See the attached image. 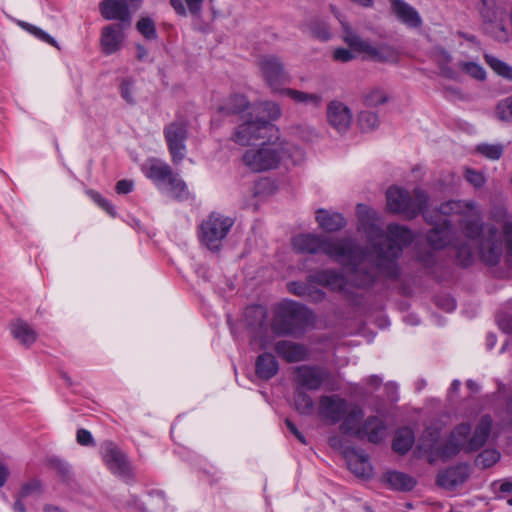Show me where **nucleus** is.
<instances>
[{
  "label": "nucleus",
  "instance_id": "nucleus-1",
  "mask_svg": "<svg viewBox=\"0 0 512 512\" xmlns=\"http://www.w3.org/2000/svg\"><path fill=\"white\" fill-rule=\"evenodd\" d=\"M372 252H364L351 238L334 240L316 234H299L292 239L295 251L306 254H324L333 261L353 267L352 281L359 288L371 286L375 274L364 269L365 261L371 258L377 272L387 278L396 279L400 274L398 259L403 248L414 240V235L406 226L389 224L387 231L371 227Z\"/></svg>",
  "mask_w": 512,
  "mask_h": 512
},
{
  "label": "nucleus",
  "instance_id": "nucleus-2",
  "mask_svg": "<svg viewBox=\"0 0 512 512\" xmlns=\"http://www.w3.org/2000/svg\"><path fill=\"white\" fill-rule=\"evenodd\" d=\"M440 212L445 215H458L459 226L467 241L458 243L454 237L451 222L447 219L450 229V242L456 249L459 263L466 267L472 262V246H476L481 260L490 266L499 263L502 254V242L498 236V229L494 225H484L482 213L478 204L473 200H450L440 205Z\"/></svg>",
  "mask_w": 512,
  "mask_h": 512
},
{
  "label": "nucleus",
  "instance_id": "nucleus-3",
  "mask_svg": "<svg viewBox=\"0 0 512 512\" xmlns=\"http://www.w3.org/2000/svg\"><path fill=\"white\" fill-rule=\"evenodd\" d=\"M387 208L390 212L402 214L406 219H413L422 213L425 220L434 227L427 233L426 240L434 250L446 247L450 242V229L447 225V216L440 212V207L429 212L425 210L429 197L421 189L414 190L413 197L408 191L399 187H390L386 191Z\"/></svg>",
  "mask_w": 512,
  "mask_h": 512
},
{
  "label": "nucleus",
  "instance_id": "nucleus-4",
  "mask_svg": "<svg viewBox=\"0 0 512 512\" xmlns=\"http://www.w3.org/2000/svg\"><path fill=\"white\" fill-rule=\"evenodd\" d=\"M259 147L248 149L243 155L244 164L254 172H263L277 168L280 164L290 160L293 164L301 162L304 158L302 149L280 138L279 133L273 138L266 137Z\"/></svg>",
  "mask_w": 512,
  "mask_h": 512
},
{
  "label": "nucleus",
  "instance_id": "nucleus-5",
  "mask_svg": "<svg viewBox=\"0 0 512 512\" xmlns=\"http://www.w3.org/2000/svg\"><path fill=\"white\" fill-rule=\"evenodd\" d=\"M492 425V417L488 414L481 416L474 430L468 422L456 425L450 432L446 443L439 447L437 456L442 460H448L460 452L470 454L480 450L490 437Z\"/></svg>",
  "mask_w": 512,
  "mask_h": 512
},
{
  "label": "nucleus",
  "instance_id": "nucleus-6",
  "mask_svg": "<svg viewBox=\"0 0 512 512\" xmlns=\"http://www.w3.org/2000/svg\"><path fill=\"white\" fill-rule=\"evenodd\" d=\"M313 313L306 306L283 300L273 310L271 329L278 336H302L312 324Z\"/></svg>",
  "mask_w": 512,
  "mask_h": 512
},
{
  "label": "nucleus",
  "instance_id": "nucleus-7",
  "mask_svg": "<svg viewBox=\"0 0 512 512\" xmlns=\"http://www.w3.org/2000/svg\"><path fill=\"white\" fill-rule=\"evenodd\" d=\"M142 171L159 189L165 185L171 197L180 201L189 198L190 193L185 181L174 173L166 162L151 159L142 167Z\"/></svg>",
  "mask_w": 512,
  "mask_h": 512
},
{
  "label": "nucleus",
  "instance_id": "nucleus-8",
  "mask_svg": "<svg viewBox=\"0 0 512 512\" xmlns=\"http://www.w3.org/2000/svg\"><path fill=\"white\" fill-rule=\"evenodd\" d=\"M234 224V219L212 212L200 226V239L211 251H219L223 239Z\"/></svg>",
  "mask_w": 512,
  "mask_h": 512
},
{
  "label": "nucleus",
  "instance_id": "nucleus-9",
  "mask_svg": "<svg viewBox=\"0 0 512 512\" xmlns=\"http://www.w3.org/2000/svg\"><path fill=\"white\" fill-rule=\"evenodd\" d=\"M233 133L232 139L241 146H248L252 141L273 138L278 134V129L270 121L262 119H253L252 112H248L246 118Z\"/></svg>",
  "mask_w": 512,
  "mask_h": 512
},
{
  "label": "nucleus",
  "instance_id": "nucleus-10",
  "mask_svg": "<svg viewBox=\"0 0 512 512\" xmlns=\"http://www.w3.org/2000/svg\"><path fill=\"white\" fill-rule=\"evenodd\" d=\"M343 40L354 51L365 54L368 58L375 61H391L396 58L395 52L387 45L380 47L372 46L369 42L360 38L353 32L351 27L342 22Z\"/></svg>",
  "mask_w": 512,
  "mask_h": 512
},
{
  "label": "nucleus",
  "instance_id": "nucleus-11",
  "mask_svg": "<svg viewBox=\"0 0 512 512\" xmlns=\"http://www.w3.org/2000/svg\"><path fill=\"white\" fill-rule=\"evenodd\" d=\"M163 135L171 155L172 162L179 164L186 155V140L188 138V123L183 119H176L165 125Z\"/></svg>",
  "mask_w": 512,
  "mask_h": 512
},
{
  "label": "nucleus",
  "instance_id": "nucleus-12",
  "mask_svg": "<svg viewBox=\"0 0 512 512\" xmlns=\"http://www.w3.org/2000/svg\"><path fill=\"white\" fill-rule=\"evenodd\" d=\"M293 375L295 386L310 391H317L328 382L331 372L319 365H300L294 368Z\"/></svg>",
  "mask_w": 512,
  "mask_h": 512
},
{
  "label": "nucleus",
  "instance_id": "nucleus-13",
  "mask_svg": "<svg viewBox=\"0 0 512 512\" xmlns=\"http://www.w3.org/2000/svg\"><path fill=\"white\" fill-rule=\"evenodd\" d=\"M258 67L266 85L273 92H281V86L289 82V75L280 59L274 55H266L259 59Z\"/></svg>",
  "mask_w": 512,
  "mask_h": 512
},
{
  "label": "nucleus",
  "instance_id": "nucleus-14",
  "mask_svg": "<svg viewBox=\"0 0 512 512\" xmlns=\"http://www.w3.org/2000/svg\"><path fill=\"white\" fill-rule=\"evenodd\" d=\"M101 455L108 469L126 481L133 479L131 466L126 455L111 441L101 445Z\"/></svg>",
  "mask_w": 512,
  "mask_h": 512
},
{
  "label": "nucleus",
  "instance_id": "nucleus-15",
  "mask_svg": "<svg viewBox=\"0 0 512 512\" xmlns=\"http://www.w3.org/2000/svg\"><path fill=\"white\" fill-rule=\"evenodd\" d=\"M349 404L337 394L322 395L318 402V415L329 424H337L344 417Z\"/></svg>",
  "mask_w": 512,
  "mask_h": 512
},
{
  "label": "nucleus",
  "instance_id": "nucleus-16",
  "mask_svg": "<svg viewBox=\"0 0 512 512\" xmlns=\"http://www.w3.org/2000/svg\"><path fill=\"white\" fill-rule=\"evenodd\" d=\"M99 11L105 20L119 21L118 24L127 26L131 23V12L126 0H102Z\"/></svg>",
  "mask_w": 512,
  "mask_h": 512
},
{
  "label": "nucleus",
  "instance_id": "nucleus-17",
  "mask_svg": "<svg viewBox=\"0 0 512 512\" xmlns=\"http://www.w3.org/2000/svg\"><path fill=\"white\" fill-rule=\"evenodd\" d=\"M127 25L110 24L102 28L100 44L104 54L111 55L117 52L125 39L124 29Z\"/></svg>",
  "mask_w": 512,
  "mask_h": 512
},
{
  "label": "nucleus",
  "instance_id": "nucleus-18",
  "mask_svg": "<svg viewBox=\"0 0 512 512\" xmlns=\"http://www.w3.org/2000/svg\"><path fill=\"white\" fill-rule=\"evenodd\" d=\"M307 281L338 292H344L347 285L344 275L333 269L317 270L307 277Z\"/></svg>",
  "mask_w": 512,
  "mask_h": 512
},
{
  "label": "nucleus",
  "instance_id": "nucleus-19",
  "mask_svg": "<svg viewBox=\"0 0 512 512\" xmlns=\"http://www.w3.org/2000/svg\"><path fill=\"white\" fill-rule=\"evenodd\" d=\"M251 106L247 97L243 94H232L225 98L218 107V113L223 116L239 115L241 119L246 118L247 113L251 112Z\"/></svg>",
  "mask_w": 512,
  "mask_h": 512
},
{
  "label": "nucleus",
  "instance_id": "nucleus-20",
  "mask_svg": "<svg viewBox=\"0 0 512 512\" xmlns=\"http://www.w3.org/2000/svg\"><path fill=\"white\" fill-rule=\"evenodd\" d=\"M327 118L331 126L339 132H345L352 121L350 109L339 101H332L328 105Z\"/></svg>",
  "mask_w": 512,
  "mask_h": 512
},
{
  "label": "nucleus",
  "instance_id": "nucleus-21",
  "mask_svg": "<svg viewBox=\"0 0 512 512\" xmlns=\"http://www.w3.org/2000/svg\"><path fill=\"white\" fill-rule=\"evenodd\" d=\"M386 435V425L384 421L377 416L368 417L362 424V428L357 431L358 439H367L373 444L380 443Z\"/></svg>",
  "mask_w": 512,
  "mask_h": 512
},
{
  "label": "nucleus",
  "instance_id": "nucleus-22",
  "mask_svg": "<svg viewBox=\"0 0 512 512\" xmlns=\"http://www.w3.org/2000/svg\"><path fill=\"white\" fill-rule=\"evenodd\" d=\"M274 350L279 357L288 363L303 361L306 359L308 353L303 344L289 340H280L276 342Z\"/></svg>",
  "mask_w": 512,
  "mask_h": 512
},
{
  "label": "nucleus",
  "instance_id": "nucleus-23",
  "mask_svg": "<svg viewBox=\"0 0 512 512\" xmlns=\"http://www.w3.org/2000/svg\"><path fill=\"white\" fill-rule=\"evenodd\" d=\"M393 13L407 27L418 28L422 19L418 11L403 0H390Z\"/></svg>",
  "mask_w": 512,
  "mask_h": 512
},
{
  "label": "nucleus",
  "instance_id": "nucleus-24",
  "mask_svg": "<svg viewBox=\"0 0 512 512\" xmlns=\"http://www.w3.org/2000/svg\"><path fill=\"white\" fill-rule=\"evenodd\" d=\"M364 417V411L355 404H349L347 412L341 419L340 431L346 435H352L357 438V431L362 428L360 425L361 420Z\"/></svg>",
  "mask_w": 512,
  "mask_h": 512
},
{
  "label": "nucleus",
  "instance_id": "nucleus-25",
  "mask_svg": "<svg viewBox=\"0 0 512 512\" xmlns=\"http://www.w3.org/2000/svg\"><path fill=\"white\" fill-rule=\"evenodd\" d=\"M468 477L469 473L467 467L454 466L437 475V484L446 489H453L464 483Z\"/></svg>",
  "mask_w": 512,
  "mask_h": 512
},
{
  "label": "nucleus",
  "instance_id": "nucleus-26",
  "mask_svg": "<svg viewBox=\"0 0 512 512\" xmlns=\"http://www.w3.org/2000/svg\"><path fill=\"white\" fill-rule=\"evenodd\" d=\"M13 338L22 346L30 347L37 340L38 334L34 328L22 320H17L10 325Z\"/></svg>",
  "mask_w": 512,
  "mask_h": 512
},
{
  "label": "nucleus",
  "instance_id": "nucleus-27",
  "mask_svg": "<svg viewBox=\"0 0 512 512\" xmlns=\"http://www.w3.org/2000/svg\"><path fill=\"white\" fill-rule=\"evenodd\" d=\"M279 370V364L271 353L260 354L255 362V373L262 380L273 378Z\"/></svg>",
  "mask_w": 512,
  "mask_h": 512
},
{
  "label": "nucleus",
  "instance_id": "nucleus-28",
  "mask_svg": "<svg viewBox=\"0 0 512 512\" xmlns=\"http://www.w3.org/2000/svg\"><path fill=\"white\" fill-rule=\"evenodd\" d=\"M316 221L320 228L327 232L339 231L346 225V220L340 213H331L324 209L316 212Z\"/></svg>",
  "mask_w": 512,
  "mask_h": 512
},
{
  "label": "nucleus",
  "instance_id": "nucleus-29",
  "mask_svg": "<svg viewBox=\"0 0 512 512\" xmlns=\"http://www.w3.org/2000/svg\"><path fill=\"white\" fill-rule=\"evenodd\" d=\"M415 442V435L412 429L408 427L400 428L396 431L392 443V449L398 454H406Z\"/></svg>",
  "mask_w": 512,
  "mask_h": 512
},
{
  "label": "nucleus",
  "instance_id": "nucleus-30",
  "mask_svg": "<svg viewBox=\"0 0 512 512\" xmlns=\"http://www.w3.org/2000/svg\"><path fill=\"white\" fill-rule=\"evenodd\" d=\"M480 15L484 27L489 23L501 20L502 18H506V10L504 7L496 4L494 1L482 0Z\"/></svg>",
  "mask_w": 512,
  "mask_h": 512
},
{
  "label": "nucleus",
  "instance_id": "nucleus-31",
  "mask_svg": "<svg viewBox=\"0 0 512 512\" xmlns=\"http://www.w3.org/2000/svg\"><path fill=\"white\" fill-rule=\"evenodd\" d=\"M293 402L295 410L301 415L309 416L314 412V401L306 389L295 386Z\"/></svg>",
  "mask_w": 512,
  "mask_h": 512
},
{
  "label": "nucleus",
  "instance_id": "nucleus-32",
  "mask_svg": "<svg viewBox=\"0 0 512 512\" xmlns=\"http://www.w3.org/2000/svg\"><path fill=\"white\" fill-rule=\"evenodd\" d=\"M386 480L393 489L399 491H411L417 483L412 476L398 471L388 472Z\"/></svg>",
  "mask_w": 512,
  "mask_h": 512
},
{
  "label": "nucleus",
  "instance_id": "nucleus-33",
  "mask_svg": "<svg viewBox=\"0 0 512 512\" xmlns=\"http://www.w3.org/2000/svg\"><path fill=\"white\" fill-rule=\"evenodd\" d=\"M281 93L296 103H302L315 108L319 107L322 102V96L317 93H307L292 88L282 89Z\"/></svg>",
  "mask_w": 512,
  "mask_h": 512
},
{
  "label": "nucleus",
  "instance_id": "nucleus-34",
  "mask_svg": "<svg viewBox=\"0 0 512 512\" xmlns=\"http://www.w3.org/2000/svg\"><path fill=\"white\" fill-rule=\"evenodd\" d=\"M440 437V430L434 427H428L425 429L424 434L421 438V443L419 444V449L424 450L426 453H435L437 455V451L439 447H436V444Z\"/></svg>",
  "mask_w": 512,
  "mask_h": 512
},
{
  "label": "nucleus",
  "instance_id": "nucleus-35",
  "mask_svg": "<svg viewBox=\"0 0 512 512\" xmlns=\"http://www.w3.org/2000/svg\"><path fill=\"white\" fill-rule=\"evenodd\" d=\"M505 19L489 23L484 26V31L499 42H507L510 39V31L505 25Z\"/></svg>",
  "mask_w": 512,
  "mask_h": 512
},
{
  "label": "nucleus",
  "instance_id": "nucleus-36",
  "mask_svg": "<svg viewBox=\"0 0 512 512\" xmlns=\"http://www.w3.org/2000/svg\"><path fill=\"white\" fill-rule=\"evenodd\" d=\"M350 470L357 476L369 477L372 473V467L365 455H355L348 462Z\"/></svg>",
  "mask_w": 512,
  "mask_h": 512
},
{
  "label": "nucleus",
  "instance_id": "nucleus-37",
  "mask_svg": "<svg viewBox=\"0 0 512 512\" xmlns=\"http://www.w3.org/2000/svg\"><path fill=\"white\" fill-rule=\"evenodd\" d=\"M307 28H308L309 33L313 37H315L321 41H327L330 39V36H331L330 28H329L328 24L321 19H312L307 24Z\"/></svg>",
  "mask_w": 512,
  "mask_h": 512
},
{
  "label": "nucleus",
  "instance_id": "nucleus-38",
  "mask_svg": "<svg viewBox=\"0 0 512 512\" xmlns=\"http://www.w3.org/2000/svg\"><path fill=\"white\" fill-rule=\"evenodd\" d=\"M484 59L495 73L508 80H512V67L510 65L490 54H485Z\"/></svg>",
  "mask_w": 512,
  "mask_h": 512
},
{
  "label": "nucleus",
  "instance_id": "nucleus-39",
  "mask_svg": "<svg viewBox=\"0 0 512 512\" xmlns=\"http://www.w3.org/2000/svg\"><path fill=\"white\" fill-rule=\"evenodd\" d=\"M501 454L496 449H485L476 458L475 463L482 469L492 467L500 460Z\"/></svg>",
  "mask_w": 512,
  "mask_h": 512
},
{
  "label": "nucleus",
  "instance_id": "nucleus-40",
  "mask_svg": "<svg viewBox=\"0 0 512 512\" xmlns=\"http://www.w3.org/2000/svg\"><path fill=\"white\" fill-rule=\"evenodd\" d=\"M388 101L387 93L381 88H372L364 94V103L370 107H376Z\"/></svg>",
  "mask_w": 512,
  "mask_h": 512
},
{
  "label": "nucleus",
  "instance_id": "nucleus-41",
  "mask_svg": "<svg viewBox=\"0 0 512 512\" xmlns=\"http://www.w3.org/2000/svg\"><path fill=\"white\" fill-rule=\"evenodd\" d=\"M138 32L148 40L157 38L155 22L150 17H142L136 24Z\"/></svg>",
  "mask_w": 512,
  "mask_h": 512
},
{
  "label": "nucleus",
  "instance_id": "nucleus-42",
  "mask_svg": "<svg viewBox=\"0 0 512 512\" xmlns=\"http://www.w3.org/2000/svg\"><path fill=\"white\" fill-rule=\"evenodd\" d=\"M477 152L490 160H498L504 151V147L500 144H479L476 148Z\"/></svg>",
  "mask_w": 512,
  "mask_h": 512
},
{
  "label": "nucleus",
  "instance_id": "nucleus-43",
  "mask_svg": "<svg viewBox=\"0 0 512 512\" xmlns=\"http://www.w3.org/2000/svg\"><path fill=\"white\" fill-rule=\"evenodd\" d=\"M262 111L269 120H276L281 116L280 106L273 101H263L253 106V110Z\"/></svg>",
  "mask_w": 512,
  "mask_h": 512
},
{
  "label": "nucleus",
  "instance_id": "nucleus-44",
  "mask_svg": "<svg viewBox=\"0 0 512 512\" xmlns=\"http://www.w3.org/2000/svg\"><path fill=\"white\" fill-rule=\"evenodd\" d=\"M43 492V485L39 479H32L26 483H24L18 494L20 497L27 498L33 495H40Z\"/></svg>",
  "mask_w": 512,
  "mask_h": 512
},
{
  "label": "nucleus",
  "instance_id": "nucleus-45",
  "mask_svg": "<svg viewBox=\"0 0 512 512\" xmlns=\"http://www.w3.org/2000/svg\"><path fill=\"white\" fill-rule=\"evenodd\" d=\"M359 125L363 130L375 129L379 124L378 115L370 111H362L358 116Z\"/></svg>",
  "mask_w": 512,
  "mask_h": 512
},
{
  "label": "nucleus",
  "instance_id": "nucleus-46",
  "mask_svg": "<svg viewBox=\"0 0 512 512\" xmlns=\"http://www.w3.org/2000/svg\"><path fill=\"white\" fill-rule=\"evenodd\" d=\"M459 67L466 74L470 75L476 80H484L486 78V72L482 66L475 62H461Z\"/></svg>",
  "mask_w": 512,
  "mask_h": 512
},
{
  "label": "nucleus",
  "instance_id": "nucleus-47",
  "mask_svg": "<svg viewBox=\"0 0 512 512\" xmlns=\"http://www.w3.org/2000/svg\"><path fill=\"white\" fill-rule=\"evenodd\" d=\"M502 233L506 249V262L512 267V222L507 221L502 226Z\"/></svg>",
  "mask_w": 512,
  "mask_h": 512
},
{
  "label": "nucleus",
  "instance_id": "nucleus-48",
  "mask_svg": "<svg viewBox=\"0 0 512 512\" xmlns=\"http://www.w3.org/2000/svg\"><path fill=\"white\" fill-rule=\"evenodd\" d=\"M87 194L90 196V198L104 211H106L110 216L115 217L116 216V210L114 206L106 199L104 198L99 192L95 190H88Z\"/></svg>",
  "mask_w": 512,
  "mask_h": 512
},
{
  "label": "nucleus",
  "instance_id": "nucleus-49",
  "mask_svg": "<svg viewBox=\"0 0 512 512\" xmlns=\"http://www.w3.org/2000/svg\"><path fill=\"white\" fill-rule=\"evenodd\" d=\"M496 114L502 121H512V95L499 102Z\"/></svg>",
  "mask_w": 512,
  "mask_h": 512
},
{
  "label": "nucleus",
  "instance_id": "nucleus-50",
  "mask_svg": "<svg viewBox=\"0 0 512 512\" xmlns=\"http://www.w3.org/2000/svg\"><path fill=\"white\" fill-rule=\"evenodd\" d=\"M20 26L27 32H29L30 34L34 35L42 41L49 43L51 45L56 44L54 38L47 34L45 31H43L42 29H40L39 27L29 24L27 22H20Z\"/></svg>",
  "mask_w": 512,
  "mask_h": 512
},
{
  "label": "nucleus",
  "instance_id": "nucleus-51",
  "mask_svg": "<svg viewBox=\"0 0 512 512\" xmlns=\"http://www.w3.org/2000/svg\"><path fill=\"white\" fill-rule=\"evenodd\" d=\"M464 177L471 185L477 189L483 187L486 183V179L483 173L472 168L465 169Z\"/></svg>",
  "mask_w": 512,
  "mask_h": 512
},
{
  "label": "nucleus",
  "instance_id": "nucleus-52",
  "mask_svg": "<svg viewBox=\"0 0 512 512\" xmlns=\"http://www.w3.org/2000/svg\"><path fill=\"white\" fill-rule=\"evenodd\" d=\"M311 282L309 283H302V282H290L288 283V290L290 293L300 296V297H307L308 294H311Z\"/></svg>",
  "mask_w": 512,
  "mask_h": 512
},
{
  "label": "nucleus",
  "instance_id": "nucleus-53",
  "mask_svg": "<svg viewBox=\"0 0 512 512\" xmlns=\"http://www.w3.org/2000/svg\"><path fill=\"white\" fill-rule=\"evenodd\" d=\"M120 94L121 97L128 103L133 104L135 99L133 97V82L131 79L127 78L122 80L120 84Z\"/></svg>",
  "mask_w": 512,
  "mask_h": 512
},
{
  "label": "nucleus",
  "instance_id": "nucleus-54",
  "mask_svg": "<svg viewBox=\"0 0 512 512\" xmlns=\"http://www.w3.org/2000/svg\"><path fill=\"white\" fill-rule=\"evenodd\" d=\"M356 212L361 222H369L374 220L376 217V212L365 204H358Z\"/></svg>",
  "mask_w": 512,
  "mask_h": 512
},
{
  "label": "nucleus",
  "instance_id": "nucleus-55",
  "mask_svg": "<svg viewBox=\"0 0 512 512\" xmlns=\"http://www.w3.org/2000/svg\"><path fill=\"white\" fill-rule=\"evenodd\" d=\"M206 1L207 0H185V3L187 6V9H188V12L192 16L199 17L202 12V5ZM209 1L212 2L213 0H209Z\"/></svg>",
  "mask_w": 512,
  "mask_h": 512
},
{
  "label": "nucleus",
  "instance_id": "nucleus-56",
  "mask_svg": "<svg viewBox=\"0 0 512 512\" xmlns=\"http://www.w3.org/2000/svg\"><path fill=\"white\" fill-rule=\"evenodd\" d=\"M333 58L339 62H349L354 58L353 53L346 48H337L333 53Z\"/></svg>",
  "mask_w": 512,
  "mask_h": 512
},
{
  "label": "nucleus",
  "instance_id": "nucleus-57",
  "mask_svg": "<svg viewBox=\"0 0 512 512\" xmlns=\"http://www.w3.org/2000/svg\"><path fill=\"white\" fill-rule=\"evenodd\" d=\"M76 438H77V442L80 444V445H84V446H87V445H90L93 443V437H92V434L86 430V429H79L77 431V435H76Z\"/></svg>",
  "mask_w": 512,
  "mask_h": 512
},
{
  "label": "nucleus",
  "instance_id": "nucleus-58",
  "mask_svg": "<svg viewBox=\"0 0 512 512\" xmlns=\"http://www.w3.org/2000/svg\"><path fill=\"white\" fill-rule=\"evenodd\" d=\"M133 186H134V184L131 180L123 179V180H119L116 183L115 188H116V192L118 194H128L133 190Z\"/></svg>",
  "mask_w": 512,
  "mask_h": 512
},
{
  "label": "nucleus",
  "instance_id": "nucleus-59",
  "mask_svg": "<svg viewBox=\"0 0 512 512\" xmlns=\"http://www.w3.org/2000/svg\"><path fill=\"white\" fill-rule=\"evenodd\" d=\"M285 424L287 426V429L302 443L306 444V439L304 435L298 430L296 425L290 420L286 419Z\"/></svg>",
  "mask_w": 512,
  "mask_h": 512
},
{
  "label": "nucleus",
  "instance_id": "nucleus-60",
  "mask_svg": "<svg viewBox=\"0 0 512 512\" xmlns=\"http://www.w3.org/2000/svg\"><path fill=\"white\" fill-rule=\"evenodd\" d=\"M249 314H255L259 318V324L263 325V323L266 320V312L265 310L260 306H254L250 307L246 310V316Z\"/></svg>",
  "mask_w": 512,
  "mask_h": 512
},
{
  "label": "nucleus",
  "instance_id": "nucleus-61",
  "mask_svg": "<svg viewBox=\"0 0 512 512\" xmlns=\"http://www.w3.org/2000/svg\"><path fill=\"white\" fill-rule=\"evenodd\" d=\"M497 323L499 328L505 333L512 332V319L508 316L498 317Z\"/></svg>",
  "mask_w": 512,
  "mask_h": 512
},
{
  "label": "nucleus",
  "instance_id": "nucleus-62",
  "mask_svg": "<svg viewBox=\"0 0 512 512\" xmlns=\"http://www.w3.org/2000/svg\"><path fill=\"white\" fill-rule=\"evenodd\" d=\"M170 4L175 12L180 16H186L188 9L182 0H170Z\"/></svg>",
  "mask_w": 512,
  "mask_h": 512
},
{
  "label": "nucleus",
  "instance_id": "nucleus-63",
  "mask_svg": "<svg viewBox=\"0 0 512 512\" xmlns=\"http://www.w3.org/2000/svg\"><path fill=\"white\" fill-rule=\"evenodd\" d=\"M326 294L323 290L317 289L311 286V294H308V298L312 302H320L325 298Z\"/></svg>",
  "mask_w": 512,
  "mask_h": 512
},
{
  "label": "nucleus",
  "instance_id": "nucleus-64",
  "mask_svg": "<svg viewBox=\"0 0 512 512\" xmlns=\"http://www.w3.org/2000/svg\"><path fill=\"white\" fill-rule=\"evenodd\" d=\"M24 499V497H20V495L17 493L15 502L12 506L14 512H26V507L23 502Z\"/></svg>",
  "mask_w": 512,
  "mask_h": 512
}]
</instances>
